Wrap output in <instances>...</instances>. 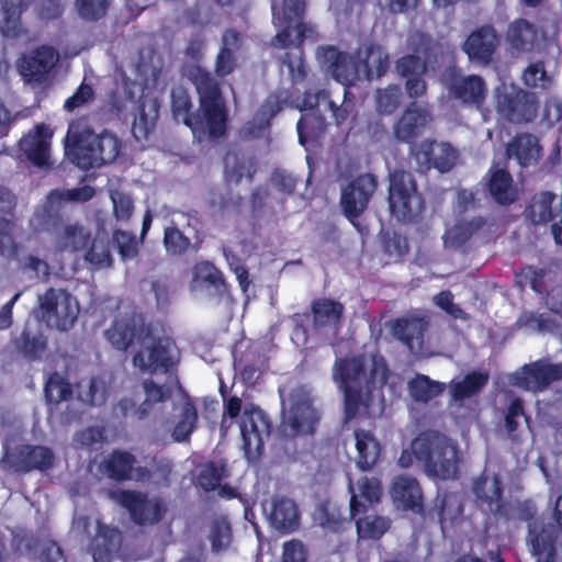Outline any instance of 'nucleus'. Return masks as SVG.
Masks as SVG:
<instances>
[{
	"instance_id": "nucleus-43",
	"label": "nucleus",
	"mask_w": 562,
	"mask_h": 562,
	"mask_svg": "<svg viewBox=\"0 0 562 562\" xmlns=\"http://www.w3.org/2000/svg\"><path fill=\"white\" fill-rule=\"evenodd\" d=\"M538 139L529 134L517 136L507 147L509 158H515L520 166H529L540 158Z\"/></svg>"
},
{
	"instance_id": "nucleus-21",
	"label": "nucleus",
	"mask_w": 562,
	"mask_h": 562,
	"mask_svg": "<svg viewBox=\"0 0 562 562\" xmlns=\"http://www.w3.org/2000/svg\"><path fill=\"white\" fill-rule=\"evenodd\" d=\"M53 131L45 124L35 125L20 140V150L37 167L50 164Z\"/></svg>"
},
{
	"instance_id": "nucleus-16",
	"label": "nucleus",
	"mask_w": 562,
	"mask_h": 562,
	"mask_svg": "<svg viewBox=\"0 0 562 562\" xmlns=\"http://www.w3.org/2000/svg\"><path fill=\"white\" fill-rule=\"evenodd\" d=\"M43 321L59 330H67L78 316L76 300L63 290L49 289L38 297Z\"/></svg>"
},
{
	"instance_id": "nucleus-11",
	"label": "nucleus",
	"mask_w": 562,
	"mask_h": 562,
	"mask_svg": "<svg viewBox=\"0 0 562 562\" xmlns=\"http://www.w3.org/2000/svg\"><path fill=\"white\" fill-rule=\"evenodd\" d=\"M19 429L20 426L15 420L0 414V436L5 438L3 443L4 454L1 461L3 467L16 472H24L31 469H45L50 465L53 454L47 448L13 446L9 436Z\"/></svg>"
},
{
	"instance_id": "nucleus-50",
	"label": "nucleus",
	"mask_w": 562,
	"mask_h": 562,
	"mask_svg": "<svg viewBox=\"0 0 562 562\" xmlns=\"http://www.w3.org/2000/svg\"><path fill=\"white\" fill-rule=\"evenodd\" d=\"M133 457L127 452L115 451L104 462L105 473L113 479H138L139 475H134L132 468Z\"/></svg>"
},
{
	"instance_id": "nucleus-34",
	"label": "nucleus",
	"mask_w": 562,
	"mask_h": 562,
	"mask_svg": "<svg viewBox=\"0 0 562 562\" xmlns=\"http://www.w3.org/2000/svg\"><path fill=\"white\" fill-rule=\"evenodd\" d=\"M281 94H271L260 106L256 116L251 122H248L241 130L245 137H257L269 125L270 120L282 109V104L288 101V98Z\"/></svg>"
},
{
	"instance_id": "nucleus-38",
	"label": "nucleus",
	"mask_w": 562,
	"mask_h": 562,
	"mask_svg": "<svg viewBox=\"0 0 562 562\" xmlns=\"http://www.w3.org/2000/svg\"><path fill=\"white\" fill-rule=\"evenodd\" d=\"M353 443L357 452L356 462L361 470H370L378 461L381 447L374 435L364 429L353 434Z\"/></svg>"
},
{
	"instance_id": "nucleus-53",
	"label": "nucleus",
	"mask_w": 562,
	"mask_h": 562,
	"mask_svg": "<svg viewBox=\"0 0 562 562\" xmlns=\"http://www.w3.org/2000/svg\"><path fill=\"white\" fill-rule=\"evenodd\" d=\"M508 38L514 46L527 48L537 42L538 33L527 21L519 20L510 26Z\"/></svg>"
},
{
	"instance_id": "nucleus-26",
	"label": "nucleus",
	"mask_w": 562,
	"mask_h": 562,
	"mask_svg": "<svg viewBox=\"0 0 562 562\" xmlns=\"http://www.w3.org/2000/svg\"><path fill=\"white\" fill-rule=\"evenodd\" d=\"M442 82L451 94L464 103L477 105L484 97L485 85L479 76L460 77L457 70L451 68L442 78Z\"/></svg>"
},
{
	"instance_id": "nucleus-23",
	"label": "nucleus",
	"mask_w": 562,
	"mask_h": 562,
	"mask_svg": "<svg viewBox=\"0 0 562 562\" xmlns=\"http://www.w3.org/2000/svg\"><path fill=\"white\" fill-rule=\"evenodd\" d=\"M114 497L130 512L137 524H153L161 517L164 508L157 499H147L140 493L131 491L116 492Z\"/></svg>"
},
{
	"instance_id": "nucleus-42",
	"label": "nucleus",
	"mask_w": 562,
	"mask_h": 562,
	"mask_svg": "<svg viewBox=\"0 0 562 562\" xmlns=\"http://www.w3.org/2000/svg\"><path fill=\"white\" fill-rule=\"evenodd\" d=\"M145 401L142 405L135 408V404L130 400H122L120 403L121 411L124 415L135 414L139 419L145 418L153 404L162 402L167 397L164 387L155 384L153 381L147 380L144 382Z\"/></svg>"
},
{
	"instance_id": "nucleus-41",
	"label": "nucleus",
	"mask_w": 562,
	"mask_h": 562,
	"mask_svg": "<svg viewBox=\"0 0 562 562\" xmlns=\"http://www.w3.org/2000/svg\"><path fill=\"white\" fill-rule=\"evenodd\" d=\"M490 193L499 204L513 203L518 196V189L513 183L512 176L504 169L493 166L490 170Z\"/></svg>"
},
{
	"instance_id": "nucleus-24",
	"label": "nucleus",
	"mask_w": 562,
	"mask_h": 562,
	"mask_svg": "<svg viewBox=\"0 0 562 562\" xmlns=\"http://www.w3.org/2000/svg\"><path fill=\"white\" fill-rule=\"evenodd\" d=\"M58 61L57 52L42 46L30 55L23 56L19 64L21 75L30 82H43Z\"/></svg>"
},
{
	"instance_id": "nucleus-30",
	"label": "nucleus",
	"mask_w": 562,
	"mask_h": 562,
	"mask_svg": "<svg viewBox=\"0 0 562 562\" xmlns=\"http://www.w3.org/2000/svg\"><path fill=\"white\" fill-rule=\"evenodd\" d=\"M191 293L199 299L222 294L225 284L220 271L210 262H200L193 268Z\"/></svg>"
},
{
	"instance_id": "nucleus-56",
	"label": "nucleus",
	"mask_w": 562,
	"mask_h": 562,
	"mask_svg": "<svg viewBox=\"0 0 562 562\" xmlns=\"http://www.w3.org/2000/svg\"><path fill=\"white\" fill-rule=\"evenodd\" d=\"M401 90L390 86L376 92V109L380 113L390 114L397 109L401 102Z\"/></svg>"
},
{
	"instance_id": "nucleus-58",
	"label": "nucleus",
	"mask_w": 562,
	"mask_h": 562,
	"mask_svg": "<svg viewBox=\"0 0 562 562\" xmlns=\"http://www.w3.org/2000/svg\"><path fill=\"white\" fill-rule=\"evenodd\" d=\"M109 2L110 0H76L75 5L81 18L97 20L105 13Z\"/></svg>"
},
{
	"instance_id": "nucleus-15",
	"label": "nucleus",
	"mask_w": 562,
	"mask_h": 562,
	"mask_svg": "<svg viewBox=\"0 0 562 562\" xmlns=\"http://www.w3.org/2000/svg\"><path fill=\"white\" fill-rule=\"evenodd\" d=\"M389 204L392 216L397 221L411 222L419 215L423 200L411 173L395 171L391 175Z\"/></svg>"
},
{
	"instance_id": "nucleus-8",
	"label": "nucleus",
	"mask_w": 562,
	"mask_h": 562,
	"mask_svg": "<svg viewBox=\"0 0 562 562\" xmlns=\"http://www.w3.org/2000/svg\"><path fill=\"white\" fill-rule=\"evenodd\" d=\"M157 75L156 68L138 65L137 79L133 82H125V101L123 104H115L119 110H127L128 104L135 105L137 102H140L138 113L132 125V133L138 140L147 137L158 116L156 99L145 93V90H149L155 85Z\"/></svg>"
},
{
	"instance_id": "nucleus-54",
	"label": "nucleus",
	"mask_w": 562,
	"mask_h": 562,
	"mask_svg": "<svg viewBox=\"0 0 562 562\" xmlns=\"http://www.w3.org/2000/svg\"><path fill=\"white\" fill-rule=\"evenodd\" d=\"M554 195L550 192H543L536 195L529 206V217L536 224L546 223L551 220V204Z\"/></svg>"
},
{
	"instance_id": "nucleus-45",
	"label": "nucleus",
	"mask_w": 562,
	"mask_h": 562,
	"mask_svg": "<svg viewBox=\"0 0 562 562\" xmlns=\"http://www.w3.org/2000/svg\"><path fill=\"white\" fill-rule=\"evenodd\" d=\"M446 389L445 383L434 381L427 375L417 374L408 382L409 396L415 402L427 403L439 396Z\"/></svg>"
},
{
	"instance_id": "nucleus-40",
	"label": "nucleus",
	"mask_w": 562,
	"mask_h": 562,
	"mask_svg": "<svg viewBox=\"0 0 562 562\" xmlns=\"http://www.w3.org/2000/svg\"><path fill=\"white\" fill-rule=\"evenodd\" d=\"M140 319L134 314H126L114 321L111 328L105 331L108 341L119 350H125L136 336V328Z\"/></svg>"
},
{
	"instance_id": "nucleus-4",
	"label": "nucleus",
	"mask_w": 562,
	"mask_h": 562,
	"mask_svg": "<svg viewBox=\"0 0 562 562\" xmlns=\"http://www.w3.org/2000/svg\"><path fill=\"white\" fill-rule=\"evenodd\" d=\"M322 68L342 86L359 79L381 77L387 69L389 57L381 46L369 45L360 48L353 57L336 49L324 47L317 50Z\"/></svg>"
},
{
	"instance_id": "nucleus-9",
	"label": "nucleus",
	"mask_w": 562,
	"mask_h": 562,
	"mask_svg": "<svg viewBox=\"0 0 562 562\" xmlns=\"http://www.w3.org/2000/svg\"><path fill=\"white\" fill-rule=\"evenodd\" d=\"M292 105L297 110L305 112L297 122L299 142L305 146L311 139L318 137L323 131L326 114L335 120L337 124L347 116V106H338L325 91L315 94L306 93L303 100L292 101Z\"/></svg>"
},
{
	"instance_id": "nucleus-37",
	"label": "nucleus",
	"mask_w": 562,
	"mask_h": 562,
	"mask_svg": "<svg viewBox=\"0 0 562 562\" xmlns=\"http://www.w3.org/2000/svg\"><path fill=\"white\" fill-rule=\"evenodd\" d=\"M426 323L423 319H397L392 325L394 336L407 345L411 352L416 356H426L423 348V333Z\"/></svg>"
},
{
	"instance_id": "nucleus-60",
	"label": "nucleus",
	"mask_w": 562,
	"mask_h": 562,
	"mask_svg": "<svg viewBox=\"0 0 562 562\" xmlns=\"http://www.w3.org/2000/svg\"><path fill=\"white\" fill-rule=\"evenodd\" d=\"M315 521L325 529L337 530L339 525L345 520L340 513H336L333 504L321 506L314 513Z\"/></svg>"
},
{
	"instance_id": "nucleus-20",
	"label": "nucleus",
	"mask_w": 562,
	"mask_h": 562,
	"mask_svg": "<svg viewBox=\"0 0 562 562\" xmlns=\"http://www.w3.org/2000/svg\"><path fill=\"white\" fill-rule=\"evenodd\" d=\"M376 184L373 176L363 175L342 189L340 203L345 215L352 221L367 207Z\"/></svg>"
},
{
	"instance_id": "nucleus-59",
	"label": "nucleus",
	"mask_w": 562,
	"mask_h": 562,
	"mask_svg": "<svg viewBox=\"0 0 562 562\" xmlns=\"http://www.w3.org/2000/svg\"><path fill=\"white\" fill-rule=\"evenodd\" d=\"M110 198L113 205V214L117 221H127L133 213V201L124 192L111 190Z\"/></svg>"
},
{
	"instance_id": "nucleus-2",
	"label": "nucleus",
	"mask_w": 562,
	"mask_h": 562,
	"mask_svg": "<svg viewBox=\"0 0 562 562\" xmlns=\"http://www.w3.org/2000/svg\"><path fill=\"white\" fill-rule=\"evenodd\" d=\"M193 82L200 95L199 112L189 115V97L182 89H176L171 93L175 117L189 126L199 139L205 136L221 137L226 131L227 112L218 87L211 76L201 69L195 70Z\"/></svg>"
},
{
	"instance_id": "nucleus-6",
	"label": "nucleus",
	"mask_w": 562,
	"mask_h": 562,
	"mask_svg": "<svg viewBox=\"0 0 562 562\" xmlns=\"http://www.w3.org/2000/svg\"><path fill=\"white\" fill-rule=\"evenodd\" d=\"M304 0H281L272 4V21L278 29L276 43L280 46L293 45L285 55L283 70L296 83L305 77V65L301 48L296 45L304 36L302 14Z\"/></svg>"
},
{
	"instance_id": "nucleus-57",
	"label": "nucleus",
	"mask_w": 562,
	"mask_h": 562,
	"mask_svg": "<svg viewBox=\"0 0 562 562\" xmlns=\"http://www.w3.org/2000/svg\"><path fill=\"white\" fill-rule=\"evenodd\" d=\"M16 345L26 357L37 358L45 349L46 341L42 334L31 337L29 329H25Z\"/></svg>"
},
{
	"instance_id": "nucleus-28",
	"label": "nucleus",
	"mask_w": 562,
	"mask_h": 562,
	"mask_svg": "<svg viewBox=\"0 0 562 562\" xmlns=\"http://www.w3.org/2000/svg\"><path fill=\"white\" fill-rule=\"evenodd\" d=\"M262 510L277 530L290 532L299 525L297 507L290 498L274 496L262 504Z\"/></svg>"
},
{
	"instance_id": "nucleus-49",
	"label": "nucleus",
	"mask_w": 562,
	"mask_h": 562,
	"mask_svg": "<svg viewBox=\"0 0 562 562\" xmlns=\"http://www.w3.org/2000/svg\"><path fill=\"white\" fill-rule=\"evenodd\" d=\"M483 224L481 218L471 221L462 220L449 227L443 235V244L447 248H456L465 243L470 236Z\"/></svg>"
},
{
	"instance_id": "nucleus-64",
	"label": "nucleus",
	"mask_w": 562,
	"mask_h": 562,
	"mask_svg": "<svg viewBox=\"0 0 562 562\" xmlns=\"http://www.w3.org/2000/svg\"><path fill=\"white\" fill-rule=\"evenodd\" d=\"M369 0H330L329 9L339 21L347 19L352 13H359Z\"/></svg>"
},
{
	"instance_id": "nucleus-22",
	"label": "nucleus",
	"mask_w": 562,
	"mask_h": 562,
	"mask_svg": "<svg viewBox=\"0 0 562 562\" xmlns=\"http://www.w3.org/2000/svg\"><path fill=\"white\" fill-rule=\"evenodd\" d=\"M416 162L423 169L436 168L440 172L449 171L456 164L457 151L447 143L423 142L413 149Z\"/></svg>"
},
{
	"instance_id": "nucleus-39",
	"label": "nucleus",
	"mask_w": 562,
	"mask_h": 562,
	"mask_svg": "<svg viewBox=\"0 0 562 562\" xmlns=\"http://www.w3.org/2000/svg\"><path fill=\"white\" fill-rule=\"evenodd\" d=\"M398 72L407 77L406 89L411 98L422 95L426 90V83L420 78L426 71L425 61L418 56H406L398 60L396 66Z\"/></svg>"
},
{
	"instance_id": "nucleus-1",
	"label": "nucleus",
	"mask_w": 562,
	"mask_h": 562,
	"mask_svg": "<svg viewBox=\"0 0 562 562\" xmlns=\"http://www.w3.org/2000/svg\"><path fill=\"white\" fill-rule=\"evenodd\" d=\"M331 378L344 394L346 422L382 413V387L389 382L390 372L373 345L360 356L336 360Z\"/></svg>"
},
{
	"instance_id": "nucleus-55",
	"label": "nucleus",
	"mask_w": 562,
	"mask_h": 562,
	"mask_svg": "<svg viewBox=\"0 0 562 562\" xmlns=\"http://www.w3.org/2000/svg\"><path fill=\"white\" fill-rule=\"evenodd\" d=\"M45 393L48 402L59 403L70 394V386L63 375L54 373L46 383Z\"/></svg>"
},
{
	"instance_id": "nucleus-61",
	"label": "nucleus",
	"mask_w": 562,
	"mask_h": 562,
	"mask_svg": "<svg viewBox=\"0 0 562 562\" xmlns=\"http://www.w3.org/2000/svg\"><path fill=\"white\" fill-rule=\"evenodd\" d=\"M224 474L223 467H216L213 463L204 464L200 468L198 483L205 491L214 490Z\"/></svg>"
},
{
	"instance_id": "nucleus-62",
	"label": "nucleus",
	"mask_w": 562,
	"mask_h": 562,
	"mask_svg": "<svg viewBox=\"0 0 562 562\" xmlns=\"http://www.w3.org/2000/svg\"><path fill=\"white\" fill-rule=\"evenodd\" d=\"M113 239L117 246L122 259H131L136 255L138 241L133 234L123 231H116L113 235Z\"/></svg>"
},
{
	"instance_id": "nucleus-63",
	"label": "nucleus",
	"mask_w": 562,
	"mask_h": 562,
	"mask_svg": "<svg viewBox=\"0 0 562 562\" xmlns=\"http://www.w3.org/2000/svg\"><path fill=\"white\" fill-rule=\"evenodd\" d=\"M524 81L527 86L536 88H547L551 82V78L541 63L531 64L524 72Z\"/></svg>"
},
{
	"instance_id": "nucleus-14",
	"label": "nucleus",
	"mask_w": 562,
	"mask_h": 562,
	"mask_svg": "<svg viewBox=\"0 0 562 562\" xmlns=\"http://www.w3.org/2000/svg\"><path fill=\"white\" fill-rule=\"evenodd\" d=\"M493 102L499 117L512 123L529 122L537 114L535 94L514 83L502 82L494 91Z\"/></svg>"
},
{
	"instance_id": "nucleus-31",
	"label": "nucleus",
	"mask_w": 562,
	"mask_h": 562,
	"mask_svg": "<svg viewBox=\"0 0 562 562\" xmlns=\"http://www.w3.org/2000/svg\"><path fill=\"white\" fill-rule=\"evenodd\" d=\"M554 527L535 520L529 525V544L537 562H555Z\"/></svg>"
},
{
	"instance_id": "nucleus-52",
	"label": "nucleus",
	"mask_w": 562,
	"mask_h": 562,
	"mask_svg": "<svg viewBox=\"0 0 562 562\" xmlns=\"http://www.w3.org/2000/svg\"><path fill=\"white\" fill-rule=\"evenodd\" d=\"M390 527V520L385 517L368 515L357 521V532L363 539L380 538Z\"/></svg>"
},
{
	"instance_id": "nucleus-10",
	"label": "nucleus",
	"mask_w": 562,
	"mask_h": 562,
	"mask_svg": "<svg viewBox=\"0 0 562 562\" xmlns=\"http://www.w3.org/2000/svg\"><path fill=\"white\" fill-rule=\"evenodd\" d=\"M164 328H150L140 338L133 364L142 372L165 373L179 361V350Z\"/></svg>"
},
{
	"instance_id": "nucleus-5",
	"label": "nucleus",
	"mask_w": 562,
	"mask_h": 562,
	"mask_svg": "<svg viewBox=\"0 0 562 562\" xmlns=\"http://www.w3.org/2000/svg\"><path fill=\"white\" fill-rule=\"evenodd\" d=\"M120 139L110 132L95 134L85 123L72 122L65 138V154L82 169L101 167L116 159Z\"/></svg>"
},
{
	"instance_id": "nucleus-32",
	"label": "nucleus",
	"mask_w": 562,
	"mask_h": 562,
	"mask_svg": "<svg viewBox=\"0 0 562 562\" xmlns=\"http://www.w3.org/2000/svg\"><path fill=\"white\" fill-rule=\"evenodd\" d=\"M198 422L196 408L192 401L180 392L172 413L171 436L175 441H186L195 429Z\"/></svg>"
},
{
	"instance_id": "nucleus-19",
	"label": "nucleus",
	"mask_w": 562,
	"mask_h": 562,
	"mask_svg": "<svg viewBox=\"0 0 562 562\" xmlns=\"http://www.w3.org/2000/svg\"><path fill=\"white\" fill-rule=\"evenodd\" d=\"M562 378V364L538 361L525 366L520 371L510 375V383L527 391H542L552 381Z\"/></svg>"
},
{
	"instance_id": "nucleus-13",
	"label": "nucleus",
	"mask_w": 562,
	"mask_h": 562,
	"mask_svg": "<svg viewBox=\"0 0 562 562\" xmlns=\"http://www.w3.org/2000/svg\"><path fill=\"white\" fill-rule=\"evenodd\" d=\"M71 533L78 538H92L94 562H114L121 546V533L113 528L102 526L97 517L76 514Z\"/></svg>"
},
{
	"instance_id": "nucleus-18",
	"label": "nucleus",
	"mask_w": 562,
	"mask_h": 562,
	"mask_svg": "<svg viewBox=\"0 0 562 562\" xmlns=\"http://www.w3.org/2000/svg\"><path fill=\"white\" fill-rule=\"evenodd\" d=\"M94 193V189L90 186L67 190H54L46 198L42 209L36 211L32 222L35 226L47 225L58 216L65 202L82 203L89 201Z\"/></svg>"
},
{
	"instance_id": "nucleus-51",
	"label": "nucleus",
	"mask_w": 562,
	"mask_h": 562,
	"mask_svg": "<svg viewBox=\"0 0 562 562\" xmlns=\"http://www.w3.org/2000/svg\"><path fill=\"white\" fill-rule=\"evenodd\" d=\"M313 312L314 322L317 327H329L335 331L342 312V306L330 300H321L314 304Z\"/></svg>"
},
{
	"instance_id": "nucleus-27",
	"label": "nucleus",
	"mask_w": 562,
	"mask_h": 562,
	"mask_svg": "<svg viewBox=\"0 0 562 562\" xmlns=\"http://www.w3.org/2000/svg\"><path fill=\"white\" fill-rule=\"evenodd\" d=\"M390 495L394 506L403 510L420 513L423 509V492L416 479L408 475L394 477Z\"/></svg>"
},
{
	"instance_id": "nucleus-25",
	"label": "nucleus",
	"mask_w": 562,
	"mask_h": 562,
	"mask_svg": "<svg viewBox=\"0 0 562 562\" xmlns=\"http://www.w3.org/2000/svg\"><path fill=\"white\" fill-rule=\"evenodd\" d=\"M473 493L483 512L506 516L507 510L502 497L501 482L494 474L484 473L473 483Z\"/></svg>"
},
{
	"instance_id": "nucleus-46",
	"label": "nucleus",
	"mask_w": 562,
	"mask_h": 562,
	"mask_svg": "<svg viewBox=\"0 0 562 562\" xmlns=\"http://www.w3.org/2000/svg\"><path fill=\"white\" fill-rule=\"evenodd\" d=\"M90 232L83 226L71 224L64 227L56 239V247L60 251H77L87 247Z\"/></svg>"
},
{
	"instance_id": "nucleus-33",
	"label": "nucleus",
	"mask_w": 562,
	"mask_h": 562,
	"mask_svg": "<svg viewBox=\"0 0 562 562\" xmlns=\"http://www.w3.org/2000/svg\"><path fill=\"white\" fill-rule=\"evenodd\" d=\"M431 117L426 108L412 103L403 113L395 126V136L403 142H411L418 136L430 123Z\"/></svg>"
},
{
	"instance_id": "nucleus-17",
	"label": "nucleus",
	"mask_w": 562,
	"mask_h": 562,
	"mask_svg": "<svg viewBox=\"0 0 562 562\" xmlns=\"http://www.w3.org/2000/svg\"><path fill=\"white\" fill-rule=\"evenodd\" d=\"M487 375L473 372L462 379H454L450 383V409L456 418H471L475 415L476 403L472 397L485 385Z\"/></svg>"
},
{
	"instance_id": "nucleus-35",
	"label": "nucleus",
	"mask_w": 562,
	"mask_h": 562,
	"mask_svg": "<svg viewBox=\"0 0 562 562\" xmlns=\"http://www.w3.org/2000/svg\"><path fill=\"white\" fill-rule=\"evenodd\" d=\"M497 44L495 31L492 27H482L473 32L464 43V50L469 58L487 63Z\"/></svg>"
},
{
	"instance_id": "nucleus-7",
	"label": "nucleus",
	"mask_w": 562,
	"mask_h": 562,
	"mask_svg": "<svg viewBox=\"0 0 562 562\" xmlns=\"http://www.w3.org/2000/svg\"><path fill=\"white\" fill-rule=\"evenodd\" d=\"M236 422L243 440V449L248 460L256 459L266 438L270 424L265 413L254 404L243 405L238 397H232L225 405L222 429L227 430Z\"/></svg>"
},
{
	"instance_id": "nucleus-48",
	"label": "nucleus",
	"mask_w": 562,
	"mask_h": 562,
	"mask_svg": "<svg viewBox=\"0 0 562 562\" xmlns=\"http://www.w3.org/2000/svg\"><path fill=\"white\" fill-rule=\"evenodd\" d=\"M85 258L88 262L98 268L109 267L111 265L108 233L103 227L98 228Z\"/></svg>"
},
{
	"instance_id": "nucleus-44",
	"label": "nucleus",
	"mask_w": 562,
	"mask_h": 562,
	"mask_svg": "<svg viewBox=\"0 0 562 562\" xmlns=\"http://www.w3.org/2000/svg\"><path fill=\"white\" fill-rule=\"evenodd\" d=\"M112 380L111 373L103 372L89 383H81L79 385V400L85 404L102 405L111 392Z\"/></svg>"
},
{
	"instance_id": "nucleus-36",
	"label": "nucleus",
	"mask_w": 562,
	"mask_h": 562,
	"mask_svg": "<svg viewBox=\"0 0 562 562\" xmlns=\"http://www.w3.org/2000/svg\"><path fill=\"white\" fill-rule=\"evenodd\" d=\"M256 170V161L245 154L229 153L225 157L224 173L231 184H248Z\"/></svg>"
},
{
	"instance_id": "nucleus-29",
	"label": "nucleus",
	"mask_w": 562,
	"mask_h": 562,
	"mask_svg": "<svg viewBox=\"0 0 562 562\" xmlns=\"http://www.w3.org/2000/svg\"><path fill=\"white\" fill-rule=\"evenodd\" d=\"M348 490L350 493L349 519L367 510L370 505L378 503L382 496L381 482L376 477L362 476L356 483L350 481Z\"/></svg>"
},
{
	"instance_id": "nucleus-3",
	"label": "nucleus",
	"mask_w": 562,
	"mask_h": 562,
	"mask_svg": "<svg viewBox=\"0 0 562 562\" xmlns=\"http://www.w3.org/2000/svg\"><path fill=\"white\" fill-rule=\"evenodd\" d=\"M462 454L457 443L445 435L425 432L405 449L398 464L408 468L416 461L424 462L426 473L439 480H454L459 473Z\"/></svg>"
},
{
	"instance_id": "nucleus-12",
	"label": "nucleus",
	"mask_w": 562,
	"mask_h": 562,
	"mask_svg": "<svg viewBox=\"0 0 562 562\" xmlns=\"http://www.w3.org/2000/svg\"><path fill=\"white\" fill-rule=\"evenodd\" d=\"M282 401L281 431L284 436L312 432L318 415L312 406L310 391L299 387L285 395L280 391Z\"/></svg>"
},
{
	"instance_id": "nucleus-47",
	"label": "nucleus",
	"mask_w": 562,
	"mask_h": 562,
	"mask_svg": "<svg viewBox=\"0 0 562 562\" xmlns=\"http://www.w3.org/2000/svg\"><path fill=\"white\" fill-rule=\"evenodd\" d=\"M27 0H0V30L7 36H16L22 7Z\"/></svg>"
}]
</instances>
